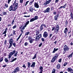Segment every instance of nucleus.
<instances>
[{"label": "nucleus", "instance_id": "nucleus-1", "mask_svg": "<svg viewBox=\"0 0 73 73\" xmlns=\"http://www.w3.org/2000/svg\"><path fill=\"white\" fill-rule=\"evenodd\" d=\"M17 5H18V3H16V0H15L13 4V5H11L9 7V11H15L17 8Z\"/></svg>", "mask_w": 73, "mask_h": 73}, {"label": "nucleus", "instance_id": "nucleus-2", "mask_svg": "<svg viewBox=\"0 0 73 73\" xmlns=\"http://www.w3.org/2000/svg\"><path fill=\"white\" fill-rule=\"evenodd\" d=\"M58 54L56 53L55 54V56L53 57L52 60L51 62H54L55 61H56V59L58 58Z\"/></svg>", "mask_w": 73, "mask_h": 73}, {"label": "nucleus", "instance_id": "nucleus-3", "mask_svg": "<svg viewBox=\"0 0 73 73\" xmlns=\"http://www.w3.org/2000/svg\"><path fill=\"white\" fill-rule=\"evenodd\" d=\"M13 39H12V38L10 39L9 41L10 45L9 47V48H11V46H12V44H13Z\"/></svg>", "mask_w": 73, "mask_h": 73}, {"label": "nucleus", "instance_id": "nucleus-4", "mask_svg": "<svg viewBox=\"0 0 73 73\" xmlns=\"http://www.w3.org/2000/svg\"><path fill=\"white\" fill-rule=\"evenodd\" d=\"M38 19V17L37 16H35L34 18L31 19L30 21V22H32L34 21L35 20H36Z\"/></svg>", "mask_w": 73, "mask_h": 73}, {"label": "nucleus", "instance_id": "nucleus-5", "mask_svg": "<svg viewBox=\"0 0 73 73\" xmlns=\"http://www.w3.org/2000/svg\"><path fill=\"white\" fill-rule=\"evenodd\" d=\"M63 50H66V51H68L69 50V48L68 46L66 45L64 46Z\"/></svg>", "mask_w": 73, "mask_h": 73}, {"label": "nucleus", "instance_id": "nucleus-6", "mask_svg": "<svg viewBox=\"0 0 73 73\" xmlns=\"http://www.w3.org/2000/svg\"><path fill=\"white\" fill-rule=\"evenodd\" d=\"M48 36V33L46 31L44 32L43 34V37L44 38H46Z\"/></svg>", "mask_w": 73, "mask_h": 73}, {"label": "nucleus", "instance_id": "nucleus-7", "mask_svg": "<svg viewBox=\"0 0 73 73\" xmlns=\"http://www.w3.org/2000/svg\"><path fill=\"white\" fill-rule=\"evenodd\" d=\"M50 12V8L49 7H48L45 10L43 11V12L44 13H49Z\"/></svg>", "mask_w": 73, "mask_h": 73}, {"label": "nucleus", "instance_id": "nucleus-8", "mask_svg": "<svg viewBox=\"0 0 73 73\" xmlns=\"http://www.w3.org/2000/svg\"><path fill=\"white\" fill-rule=\"evenodd\" d=\"M67 70L68 72H70V73H71V72H73V70L72 69V68L69 67L67 68Z\"/></svg>", "mask_w": 73, "mask_h": 73}, {"label": "nucleus", "instance_id": "nucleus-9", "mask_svg": "<svg viewBox=\"0 0 73 73\" xmlns=\"http://www.w3.org/2000/svg\"><path fill=\"white\" fill-rule=\"evenodd\" d=\"M67 32H68V28H65L64 30V33H65V35L64 37H66V36H67V35L66 34V33H67Z\"/></svg>", "mask_w": 73, "mask_h": 73}, {"label": "nucleus", "instance_id": "nucleus-10", "mask_svg": "<svg viewBox=\"0 0 73 73\" xmlns=\"http://www.w3.org/2000/svg\"><path fill=\"white\" fill-rule=\"evenodd\" d=\"M20 71V68L19 67H17L14 70V72H15L17 73V72H19Z\"/></svg>", "mask_w": 73, "mask_h": 73}, {"label": "nucleus", "instance_id": "nucleus-11", "mask_svg": "<svg viewBox=\"0 0 73 73\" xmlns=\"http://www.w3.org/2000/svg\"><path fill=\"white\" fill-rule=\"evenodd\" d=\"M34 6L35 8H39V6L38 3H35L34 4Z\"/></svg>", "mask_w": 73, "mask_h": 73}, {"label": "nucleus", "instance_id": "nucleus-12", "mask_svg": "<svg viewBox=\"0 0 73 73\" xmlns=\"http://www.w3.org/2000/svg\"><path fill=\"white\" fill-rule=\"evenodd\" d=\"M59 14H58L54 17V19L55 20H57V19H58V16H59Z\"/></svg>", "mask_w": 73, "mask_h": 73}, {"label": "nucleus", "instance_id": "nucleus-13", "mask_svg": "<svg viewBox=\"0 0 73 73\" xmlns=\"http://www.w3.org/2000/svg\"><path fill=\"white\" fill-rule=\"evenodd\" d=\"M40 38L38 36H36V38L35 39V41H39V39Z\"/></svg>", "mask_w": 73, "mask_h": 73}, {"label": "nucleus", "instance_id": "nucleus-14", "mask_svg": "<svg viewBox=\"0 0 73 73\" xmlns=\"http://www.w3.org/2000/svg\"><path fill=\"white\" fill-rule=\"evenodd\" d=\"M35 64H36L35 62H33L31 66V67L32 68H35Z\"/></svg>", "mask_w": 73, "mask_h": 73}, {"label": "nucleus", "instance_id": "nucleus-15", "mask_svg": "<svg viewBox=\"0 0 73 73\" xmlns=\"http://www.w3.org/2000/svg\"><path fill=\"white\" fill-rule=\"evenodd\" d=\"M58 48H54V50L52 52V53H55L58 50Z\"/></svg>", "mask_w": 73, "mask_h": 73}, {"label": "nucleus", "instance_id": "nucleus-16", "mask_svg": "<svg viewBox=\"0 0 73 73\" xmlns=\"http://www.w3.org/2000/svg\"><path fill=\"white\" fill-rule=\"evenodd\" d=\"M16 52V50H13L12 51V52H11L10 53V54L11 55H13L14 54H15V53Z\"/></svg>", "mask_w": 73, "mask_h": 73}, {"label": "nucleus", "instance_id": "nucleus-17", "mask_svg": "<svg viewBox=\"0 0 73 73\" xmlns=\"http://www.w3.org/2000/svg\"><path fill=\"white\" fill-rule=\"evenodd\" d=\"M29 11L30 12H33V7H31L29 9Z\"/></svg>", "mask_w": 73, "mask_h": 73}, {"label": "nucleus", "instance_id": "nucleus-18", "mask_svg": "<svg viewBox=\"0 0 73 73\" xmlns=\"http://www.w3.org/2000/svg\"><path fill=\"white\" fill-rule=\"evenodd\" d=\"M61 65L60 64H58L56 66V68L58 69H60V67H61Z\"/></svg>", "mask_w": 73, "mask_h": 73}, {"label": "nucleus", "instance_id": "nucleus-19", "mask_svg": "<svg viewBox=\"0 0 73 73\" xmlns=\"http://www.w3.org/2000/svg\"><path fill=\"white\" fill-rule=\"evenodd\" d=\"M34 41H35V39H31V40H30L29 41V42H30V43H32Z\"/></svg>", "mask_w": 73, "mask_h": 73}, {"label": "nucleus", "instance_id": "nucleus-20", "mask_svg": "<svg viewBox=\"0 0 73 73\" xmlns=\"http://www.w3.org/2000/svg\"><path fill=\"white\" fill-rule=\"evenodd\" d=\"M55 29L59 31V29H60V27H59V26L58 25H56V28Z\"/></svg>", "mask_w": 73, "mask_h": 73}, {"label": "nucleus", "instance_id": "nucleus-21", "mask_svg": "<svg viewBox=\"0 0 73 73\" xmlns=\"http://www.w3.org/2000/svg\"><path fill=\"white\" fill-rule=\"evenodd\" d=\"M7 29H7V28H6L5 29L4 32L2 34V35H4V34H6V33H7Z\"/></svg>", "mask_w": 73, "mask_h": 73}, {"label": "nucleus", "instance_id": "nucleus-22", "mask_svg": "<svg viewBox=\"0 0 73 73\" xmlns=\"http://www.w3.org/2000/svg\"><path fill=\"white\" fill-rule=\"evenodd\" d=\"M4 59V57H2L0 58V62H1L2 61H3V59Z\"/></svg>", "mask_w": 73, "mask_h": 73}, {"label": "nucleus", "instance_id": "nucleus-23", "mask_svg": "<svg viewBox=\"0 0 73 73\" xmlns=\"http://www.w3.org/2000/svg\"><path fill=\"white\" fill-rule=\"evenodd\" d=\"M40 70V72H43V68L42 66H40L39 68Z\"/></svg>", "mask_w": 73, "mask_h": 73}, {"label": "nucleus", "instance_id": "nucleus-24", "mask_svg": "<svg viewBox=\"0 0 73 73\" xmlns=\"http://www.w3.org/2000/svg\"><path fill=\"white\" fill-rule=\"evenodd\" d=\"M73 55V52H72L71 53V54L70 55H69L68 56V57H70V58H72V56Z\"/></svg>", "mask_w": 73, "mask_h": 73}, {"label": "nucleus", "instance_id": "nucleus-25", "mask_svg": "<svg viewBox=\"0 0 73 73\" xmlns=\"http://www.w3.org/2000/svg\"><path fill=\"white\" fill-rule=\"evenodd\" d=\"M58 31H59V30L55 29V31H54V33H56V34H57V33L58 32Z\"/></svg>", "mask_w": 73, "mask_h": 73}, {"label": "nucleus", "instance_id": "nucleus-26", "mask_svg": "<svg viewBox=\"0 0 73 73\" xmlns=\"http://www.w3.org/2000/svg\"><path fill=\"white\" fill-rule=\"evenodd\" d=\"M36 33V36L38 35H39V33H40V31H37Z\"/></svg>", "mask_w": 73, "mask_h": 73}, {"label": "nucleus", "instance_id": "nucleus-27", "mask_svg": "<svg viewBox=\"0 0 73 73\" xmlns=\"http://www.w3.org/2000/svg\"><path fill=\"white\" fill-rule=\"evenodd\" d=\"M43 25H41L40 27V31H41L42 29H43V26H42Z\"/></svg>", "mask_w": 73, "mask_h": 73}, {"label": "nucleus", "instance_id": "nucleus-28", "mask_svg": "<svg viewBox=\"0 0 73 73\" xmlns=\"http://www.w3.org/2000/svg\"><path fill=\"white\" fill-rule=\"evenodd\" d=\"M29 21H27L26 23V24L25 25V27H27V25H28V24H29Z\"/></svg>", "mask_w": 73, "mask_h": 73}, {"label": "nucleus", "instance_id": "nucleus-29", "mask_svg": "<svg viewBox=\"0 0 73 73\" xmlns=\"http://www.w3.org/2000/svg\"><path fill=\"white\" fill-rule=\"evenodd\" d=\"M55 72H56V70L54 68L52 70V73H55Z\"/></svg>", "mask_w": 73, "mask_h": 73}, {"label": "nucleus", "instance_id": "nucleus-30", "mask_svg": "<svg viewBox=\"0 0 73 73\" xmlns=\"http://www.w3.org/2000/svg\"><path fill=\"white\" fill-rule=\"evenodd\" d=\"M29 33H29V32H27L25 33V36H26L27 35H29Z\"/></svg>", "mask_w": 73, "mask_h": 73}, {"label": "nucleus", "instance_id": "nucleus-31", "mask_svg": "<svg viewBox=\"0 0 73 73\" xmlns=\"http://www.w3.org/2000/svg\"><path fill=\"white\" fill-rule=\"evenodd\" d=\"M36 54H35V55H34V57L33 58V60H34L35 58H36Z\"/></svg>", "mask_w": 73, "mask_h": 73}, {"label": "nucleus", "instance_id": "nucleus-32", "mask_svg": "<svg viewBox=\"0 0 73 73\" xmlns=\"http://www.w3.org/2000/svg\"><path fill=\"white\" fill-rule=\"evenodd\" d=\"M17 53H18V52H17L16 53H15L14 55V57H16V56H17Z\"/></svg>", "mask_w": 73, "mask_h": 73}, {"label": "nucleus", "instance_id": "nucleus-33", "mask_svg": "<svg viewBox=\"0 0 73 73\" xmlns=\"http://www.w3.org/2000/svg\"><path fill=\"white\" fill-rule=\"evenodd\" d=\"M5 62H8V60L7 58L5 59Z\"/></svg>", "mask_w": 73, "mask_h": 73}, {"label": "nucleus", "instance_id": "nucleus-34", "mask_svg": "<svg viewBox=\"0 0 73 73\" xmlns=\"http://www.w3.org/2000/svg\"><path fill=\"white\" fill-rule=\"evenodd\" d=\"M66 65H68V62H66L64 63V64H63L64 66H65Z\"/></svg>", "mask_w": 73, "mask_h": 73}, {"label": "nucleus", "instance_id": "nucleus-35", "mask_svg": "<svg viewBox=\"0 0 73 73\" xmlns=\"http://www.w3.org/2000/svg\"><path fill=\"white\" fill-rule=\"evenodd\" d=\"M5 8L4 7V8H8V5L7 4H5Z\"/></svg>", "mask_w": 73, "mask_h": 73}, {"label": "nucleus", "instance_id": "nucleus-36", "mask_svg": "<svg viewBox=\"0 0 73 73\" xmlns=\"http://www.w3.org/2000/svg\"><path fill=\"white\" fill-rule=\"evenodd\" d=\"M38 36L40 38H42V36L41 34H40L39 35H38Z\"/></svg>", "mask_w": 73, "mask_h": 73}, {"label": "nucleus", "instance_id": "nucleus-37", "mask_svg": "<svg viewBox=\"0 0 73 73\" xmlns=\"http://www.w3.org/2000/svg\"><path fill=\"white\" fill-rule=\"evenodd\" d=\"M12 56H13V55H11V53H10V54H9V56L8 58H11V57Z\"/></svg>", "mask_w": 73, "mask_h": 73}, {"label": "nucleus", "instance_id": "nucleus-38", "mask_svg": "<svg viewBox=\"0 0 73 73\" xmlns=\"http://www.w3.org/2000/svg\"><path fill=\"white\" fill-rule=\"evenodd\" d=\"M27 64H28V67L29 68V67H30V66H31V63H30L29 62H28Z\"/></svg>", "mask_w": 73, "mask_h": 73}, {"label": "nucleus", "instance_id": "nucleus-39", "mask_svg": "<svg viewBox=\"0 0 73 73\" xmlns=\"http://www.w3.org/2000/svg\"><path fill=\"white\" fill-rule=\"evenodd\" d=\"M28 45V42H25V46H27Z\"/></svg>", "mask_w": 73, "mask_h": 73}, {"label": "nucleus", "instance_id": "nucleus-40", "mask_svg": "<svg viewBox=\"0 0 73 73\" xmlns=\"http://www.w3.org/2000/svg\"><path fill=\"white\" fill-rule=\"evenodd\" d=\"M70 16L71 19H73V15H72V13H71L70 14Z\"/></svg>", "mask_w": 73, "mask_h": 73}, {"label": "nucleus", "instance_id": "nucleus-41", "mask_svg": "<svg viewBox=\"0 0 73 73\" xmlns=\"http://www.w3.org/2000/svg\"><path fill=\"white\" fill-rule=\"evenodd\" d=\"M7 12H4L3 13V15H7Z\"/></svg>", "mask_w": 73, "mask_h": 73}, {"label": "nucleus", "instance_id": "nucleus-42", "mask_svg": "<svg viewBox=\"0 0 73 73\" xmlns=\"http://www.w3.org/2000/svg\"><path fill=\"white\" fill-rule=\"evenodd\" d=\"M17 60V58H15L13 59V60L11 61V62H13L14 61H15V60Z\"/></svg>", "mask_w": 73, "mask_h": 73}, {"label": "nucleus", "instance_id": "nucleus-43", "mask_svg": "<svg viewBox=\"0 0 73 73\" xmlns=\"http://www.w3.org/2000/svg\"><path fill=\"white\" fill-rule=\"evenodd\" d=\"M29 1H27L26 3V4L25 5V6H26L27 5V4H28V3H29Z\"/></svg>", "mask_w": 73, "mask_h": 73}, {"label": "nucleus", "instance_id": "nucleus-44", "mask_svg": "<svg viewBox=\"0 0 73 73\" xmlns=\"http://www.w3.org/2000/svg\"><path fill=\"white\" fill-rule=\"evenodd\" d=\"M67 4H65L63 6V8H65L66 7Z\"/></svg>", "mask_w": 73, "mask_h": 73}, {"label": "nucleus", "instance_id": "nucleus-45", "mask_svg": "<svg viewBox=\"0 0 73 73\" xmlns=\"http://www.w3.org/2000/svg\"><path fill=\"white\" fill-rule=\"evenodd\" d=\"M14 22H15V20H13L12 22V23H11L13 25V24H14V23H14Z\"/></svg>", "mask_w": 73, "mask_h": 73}, {"label": "nucleus", "instance_id": "nucleus-46", "mask_svg": "<svg viewBox=\"0 0 73 73\" xmlns=\"http://www.w3.org/2000/svg\"><path fill=\"white\" fill-rule=\"evenodd\" d=\"M42 45V42H41L39 44V47H41V46Z\"/></svg>", "mask_w": 73, "mask_h": 73}, {"label": "nucleus", "instance_id": "nucleus-47", "mask_svg": "<svg viewBox=\"0 0 73 73\" xmlns=\"http://www.w3.org/2000/svg\"><path fill=\"white\" fill-rule=\"evenodd\" d=\"M24 0H20V3H23V1Z\"/></svg>", "mask_w": 73, "mask_h": 73}, {"label": "nucleus", "instance_id": "nucleus-48", "mask_svg": "<svg viewBox=\"0 0 73 73\" xmlns=\"http://www.w3.org/2000/svg\"><path fill=\"white\" fill-rule=\"evenodd\" d=\"M52 35H53V34H50L49 36V38H51V37H52Z\"/></svg>", "mask_w": 73, "mask_h": 73}, {"label": "nucleus", "instance_id": "nucleus-49", "mask_svg": "<svg viewBox=\"0 0 73 73\" xmlns=\"http://www.w3.org/2000/svg\"><path fill=\"white\" fill-rule=\"evenodd\" d=\"M29 40H32V37L31 36H29Z\"/></svg>", "mask_w": 73, "mask_h": 73}, {"label": "nucleus", "instance_id": "nucleus-50", "mask_svg": "<svg viewBox=\"0 0 73 73\" xmlns=\"http://www.w3.org/2000/svg\"><path fill=\"white\" fill-rule=\"evenodd\" d=\"M22 67H23V68H26L27 67L26 66H25V64H23V65L22 66Z\"/></svg>", "mask_w": 73, "mask_h": 73}, {"label": "nucleus", "instance_id": "nucleus-51", "mask_svg": "<svg viewBox=\"0 0 73 73\" xmlns=\"http://www.w3.org/2000/svg\"><path fill=\"white\" fill-rule=\"evenodd\" d=\"M33 1H32L30 2V5H32V3H33Z\"/></svg>", "mask_w": 73, "mask_h": 73}, {"label": "nucleus", "instance_id": "nucleus-52", "mask_svg": "<svg viewBox=\"0 0 73 73\" xmlns=\"http://www.w3.org/2000/svg\"><path fill=\"white\" fill-rule=\"evenodd\" d=\"M41 40L43 42H44V41H45V39L43 38H42L41 39Z\"/></svg>", "mask_w": 73, "mask_h": 73}, {"label": "nucleus", "instance_id": "nucleus-53", "mask_svg": "<svg viewBox=\"0 0 73 73\" xmlns=\"http://www.w3.org/2000/svg\"><path fill=\"white\" fill-rule=\"evenodd\" d=\"M16 27H17V25H15L13 27V29H15Z\"/></svg>", "mask_w": 73, "mask_h": 73}, {"label": "nucleus", "instance_id": "nucleus-54", "mask_svg": "<svg viewBox=\"0 0 73 73\" xmlns=\"http://www.w3.org/2000/svg\"><path fill=\"white\" fill-rule=\"evenodd\" d=\"M46 2L47 3V4H49V3H50V1H46Z\"/></svg>", "mask_w": 73, "mask_h": 73}, {"label": "nucleus", "instance_id": "nucleus-55", "mask_svg": "<svg viewBox=\"0 0 73 73\" xmlns=\"http://www.w3.org/2000/svg\"><path fill=\"white\" fill-rule=\"evenodd\" d=\"M13 35H15V31L14 30V31H13Z\"/></svg>", "mask_w": 73, "mask_h": 73}, {"label": "nucleus", "instance_id": "nucleus-56", "mask_svg": "<svg viewBox=\"0 0 73 73\" xmlns=\"http://www.w3.org/2000/svg\"><path fill=\"white\" fill-rule=\"evenodd\" d=\"M44 5H47V3H46V2H45V3H44Z\"/></svg>", "mask_w": 73, "mask_h": 73}, {"label": "nucleus", "instance_id": "nucleus-57", "mask_svg": "<svg viewBox=\"0 0 73 73\" xmlns=\"http://www.w3.org/2000/svg\"><path fill=\"white\" fill-rule=\"evenodd\" d=\"M62 60V59H60L59 60H58V62H61V60Z\"/></svg>", "mask_w": 73, "mask_h": 73}, {"label": "nucleus", "instance_id": "nucleus-58", "mask_svg": "<svg viewBox=\"0 0 73 73\" xmlns=\"http://www.w3.org/2000/svg\"><path fill=\"white\" fill-rule=\"evenodd\" d=\"M11 0H8V4H9V3L11 2Z\"/></svg>", "mask_w": 73, "mask_h": 73}, {"label": "nucleus", "instance_id": "nucleus-59", "mask_svg": "<svg viewBox=\"0 0 73 73\" xmlns=\"http://www.w3.org/2000/svg\"><path fill=\"white\" fill-rule=\"evenodd\" d=\"M20 37H18V38L17 39V41H18V40H19V39H20Z\"/></svg>", "mask_w": 73, "mask_h": 73}, {"label": "nucleus", "instance_id": "nucleus-60", "mask_svg": "<svg viewBox=\"0 0 73 73\" xmlns=\"http://www.w3.org/2000/svg\"><path fill=\"white\" fill-rule=\"evenodd\" d=\"M13 45L15 47V46H16V43H13Z\"/></svg>", "mask_w": 73, "mask_h": 73}, {"label": "nucleus", "instance_id": "nucleus-61", "mask_svg": "<svg viewBox=\"0 0 73 73\" xmlns=\"http://www.w3.org/2000/svg\"><path fill=\"white\" fill-rule=\"evenodd\" d=\"M68 21L67 20H66V25H68Z\"/></svg>", "mask_w": 73, "mask_h": 73}, {"label": "nucleus", "instance_id": "nucleus-62", "mask_svg": "<svg viewBox=\"0 0 73 73\" xmlns=\"http://www.w3.org/2000/svg\"><path fill=\"white\" fill-rule=\"evenodd\" d=\"M25 27H25V25L22 28L23 30L24 29H25Z\"/></svg>", "mask_w": 73, "mask_h": 73}, {"label": "nucleus", "instance_id": "nucleus-63", "mask_svg": "<svg viewBox=\"0 0 73 73\" xmlns=\"http://www.w3.org/2000/svg\"><path fill=\"white\" fill-rule=\"evenodd\" d=\"M66 51L65 50H64V51L63 52V54H65V53H66Z\"/></svg>", "mask_w": 73, "mask_h": 73}, {"label": "nucleus", "instance_id": "nucleus-64", "mask_svg": "<svg viewBox=\"0 0 73 73\" xmlns=\"http://www.w3.org/2000/svg\"><path fill=\"white\" fill-rule=\"evenodd\" d=\"M5 45H6V44H7V40H5Z\"/></svg>", "mask_w": 73, "mask_h": 73}]
</instances>
